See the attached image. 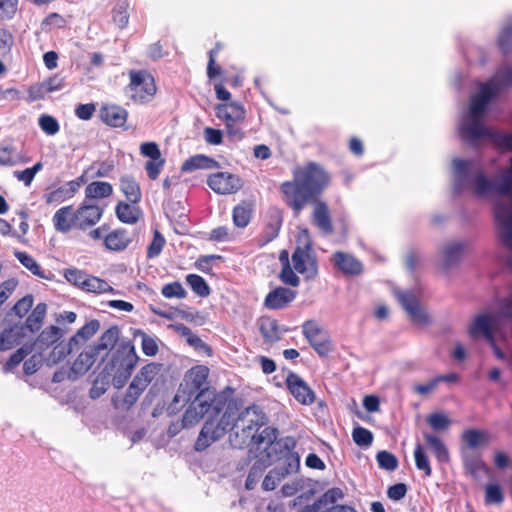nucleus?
<instances>
[{"label": "nucleus", "instance_id": "nucleus-1", "mask_svg": "<svg viewBox=\"0 0 512 512\" xmlns=\"http://www.w3.org/2000/svg\"><path fill=\"white\" fill-rule=\"evenodd\" d=\"M292 175L291 180L284 181L279 187L283 202L293 211L294 216H298L309 203H313V223L324 234H332L334 228L328 205L318 199L330 185L329 173L319 164L310 162L296 167Z\"/></svg>", "mask_w": 512, "mask_h": 512}, {"label": "nucleus", "instance_id": "nucleus-2", "mask_svg": "<svg viewBox=\"0 0 512 512\" xmlns=\"http://www.w3.org/2000/svg\"><path fill=\"white\" fill-rule=\"evenodd\" d=\"M223 409L224 412L218 420L208 418L205 421L195 441V451H205L213 443L222 439L228 430L234 427L251 428L258 432L266 423L265 413L261 407L255 404L238 412L235 404L229 402Z\"/></svg>", "mask_w": 512, "mask_h": 512}, {"label": "nucleus", "instance_id": "nucleus-3", "mask_svg": "<svg viewBox=\"0 0 512 512\" xmlns=\"http://www.w3.org/2000/svg\"><path fill=\"white\" fill-rule=\"evenodd\" d=\"M119 334V327L111 326L101 335L97 344L93 347L98 353L109 349L110 358L104 366V371L113 375L112 383L116 389L124 387L139 360L131 341L118 343Z\"/></svg>", "mask_w": 512, "mask_h": 512}, {"label": "nucleus", "instance_id": "nucleus-4", "mask_svg": "<svg viewBox=\"0 0 512 512\" xmlns=\"http://www.w3.org/2000/svg\"><path fill=\"white\" fill-rule=\"evenodd\" d=\"M103 213V207L84 199L76 208L73 205L59 208L54 213L52 222L55 230L60 233L86 231L101 220Z\"/></svg>", "mask_w": 512, "mask_h": 512}, {"label": "nucleus", "instance_id": "nucleus-5", "mask_svg": "<svg viewBox=\"0 0 512 512\" xmlns=\"http://www.w3.org/2000/svg\"><path fill=\"white\" fill-rule=\"evenodd\" d=\"M297 442L294 437L287 436L278 439L271 446V453H274V463L282 462V466L268 472L262 481V488L265 491H272L277 484L287 475L298 472L300 468V456L295 451Z\"/></svg>", "mask_w": 512, "mask_h": 512}, {"label": "nucleus", "instance_id": "nucleus-6", "mask_svg": "<svg viewBox=\"0 0 512 512\" xmlns=\"http://www.w3.org/2000/svg\"><path fill=\"white\" fill-rule=\"evenodd\" d=\"M208 377L209 368L205 365H196L189 369L167 408L168 414H176L192 399L201 400V397L208 392Z\"/></svg>", "mask_w": 512, "mask_h": 512}, {"label": "nucleus", "instance_id": "nucleus-7", "mask_svg": "<svg viewBox=\"0 0 512 512\" xmlns=\"http://www.w3.org/2000/svg\"><path fill=\"white\" fill-rule=\"evenodd\" d=\"M129 84L127 91L130 93V99L136 104H147L151 102L157 92V86L154 76L147 70H130Z\"/></svg>", "mask_w": 512, "mask_h": 512}, {"label": "nucleus", "instance_id": "nucleus-8", "mask_svg": "<svg viewBox=\"0 0 512 512\" xmlns=\"http://www.w3.org/2000/svg\"><path fill=\"white\" fill-rule=\"evenodd\" d=\"M508 135L511 133H502L486 128L481 118H471L470 122L464 123L460 127V137L472 145H475L479 139L487 137L497 148L507 150L505 141L499 137Z\"/></svg>", "mask_w": 512, "mask_h": 512}, {"label": "nucleus", "instance_id": "nucleus-9", "mask_svg": "<svg viewBox=\"0 0 512 512\" xmlns=\"http://www.w3.org/2000/svg\"><path fill=\"white\" fill-rule=\"evenodd\" d=\"M100 328L98 320L93 319L81 327L69 340L67 345H56L52 352L51 358L53 362L64 359L73 351L79 350Z\"/></svg>", "mask_w": 512, "mask_h": 512}, {"label": "nucleus", "instance_id": "nucleus-10", "mask_svg": "<svg viewBox=\"0 0 512 512\" xmlns=\"http://www.w3.org/2000/svg\"><path fill=\"white\" fill-rule=\"evenodd\" d=\"M185 411L182 421L187 428L194 426L205 415L217 416L224 408L226 400L219 395H214L210 401L194 400Z\"/></svg>", "mask_w": 512, "mask_h": 512}, {"label": "nucleus", "instance_id": "nucleus-11", "mask_svg": "<svg viewBox=\"0 0 512 512\" xmlns=\"http://www.w3.org/2000/svg\"><path fill=\"white\" fill-rule=\"evenodd\" d=\"M302 333L320 357H327L332 352L333 344L330 336L317 321H305L302 325Z\"/></svg>", "mask_w": 512, "mask_h": 512}, {"label": "nucleus", "instance_id": "nucleus-12", "mask_svg": "<svg viewBox=\"0 0 512 512\" xmlns=\"http://www.w3.org/2000/svg\"><path fill=\"white\" fill-rule=\"evenodd\" d=\"M215 112L216 116L225 122L230 136L239 140L244 137L243 131L235 127V124L243 122L245 119L246 112L242 104L238 102L218 104Z\"/></svg>", "mask_w": 512, "mask_h": 512}, {"label": "nucleus", "instance_id": "nucleus-13", "mask_svg": "<svg viewBox=\"0 0 512 512\" xmlns=\"http://www.w3.org/2000/svg\"><path fill=\"white\" fill-rule=\"evenodd\" d=\"M291 259L294 269L304 275L306 279H314L317 276V260L313 255L310 241H307L303 246H297Z\"/></svg>", "mask_w": 512, "mask_h": 512}, {"label": "nucleus", "instance_id": "nucleus-14", "mask_svg": "<svg viewBox=\"0 0 512 512\" xmlns=\"http://www.w3.org/2000/svg\"><path fill=\"white\" fill-rule=\"evenodd\" d=\"M207 185L217 194L229 195L237 193L243 187V181L236 174L216 172L208 176Z\"/></svg>", "mask_w": 512, "mask_h": 512}, {"label": "nucleus", "instance_id": "nucleus-15", "mask_svg": "<svg viewBox=\"0 0 512 512\" xmlns=\"http://www.w3.org/2000/svg\"><path fill=\"white\" fill-rule=\"evenodd\" d=\"M494 214L499 230V238L506 248L512 250V208L498 202L495 204Z\"/></svg>", "mask_w": 512, "mask_h": 512}, {"label": "nucleus", "instance_id": "nucleus-16", "mask_svg": "<svg viewBox=\"0 0 512 512\" xmlns=\"http://www.w3.org/2000/svg\"><path fill=\"white\" fill-rule=\"evenodd\" d=\"M271 452L270 448H265L264 452L256 457L245 482L248 490L256 487L266 469L274 463V453Z\"/></svg>", "mask_w": 512, "mask_h": 512}, {"label": "nucleus", "instance_id": "nucleus-17", "mask_svg": "<svg viewBox=\"0 0 512 512\" xmlns=\"http://www.w3.org/2000/svg\"><path fill=\"white\" fill-rule=\"evenodd\" d=\"M286 385L293 397L303 405L314 403L315 395L307 383L297 374L289 373L286 378Z\"/></svg>", "mask_w": 512, "mask_h": 512}, {"label": "nucleus", "instance_id": "nucleus-18", "mask_svg": "<svg viewBox=\"0 0 512 512\" xmlns=\"http://www.w3.org/2000/svg\"><path fill=\"white\" fill-rule=\"evenodd\" d=\"M495 322V316L491 314H480L475 317L474 321L468 329V333L471 338L475 339L479 335H483L484 338L491 344L494 345L495 337L493 332V324Z\"/></svg>", "mask_w": 512, "mask_h": 512}, {"label": "nucleus", "instance_id": "nucleus-19", "mask_svg": "<svg viewBox=\"0 0 512 512\" xmlns=\"http://www.w3.org/2000/svg\"><path fill=\"white\" fill-rule=\"evenodd\" d=\"M233 429H240L245 434L244 441L249 439L252 444L257 446L258 449L261 446L271 449V446L278 441V430L273 427H265L260 433L251 428L245 427H234Z\"/></svg>", "mask_w": 512, "mask_h": 512}, {"label": "nucleus", "instance_id": "nucleus-20", "mask_svg": "<svg viewBox=\"0 0 512 512\" xmlns=\"http://www.w3.org/2000/svg\"><path fill=\"white\" fill-rule=\"evenodd\" d=\"M295 298V291L285 287H277L266 295L264 305L270 310H280L289 306Z\"/></svg>", "mask_w": 512, "mask_h": 512}, {"label": "nucleus", "instance_id": "nucleus-21", "mask_svg": "<svg viewBox=\"0 0 512 512\" xmlns=\"http://www.w3.org/2000/svg\"><path fill=\"white\" fill-rule=\"evenodd\" d=\"M398 299L403 309L408 313L410 319L415 324H427L428 316L421 309L418 298L410 292H402Z\"/></svg>", "mask_w": 512, "mask_h": 512}, {"label": "nucleus", "instance_id": "nucleus-22", "mask_svg": "<svg viewBox=\"0 0 512 512\" xmlns=\"http://www.w3.org/2000/svg\"><path fill=\"white\" fill-rule=\"evenodd\" d=\"M100 118L110 127H124L127 122L128 111L118 105H104L100 109Z\"/></svg>", "mask_w": 512, "mask_h": 512}, {"label": "nucleus", "instance_id": "nucleus-23", "mask_svg": "<svg viewBox=\"0 0 512 512\" xmlns=\"http://www.w3.org/2000/svg\"><path fill=\"white\" fill-rule=\"evenodd\" d=\"M131 242L132 238L129 232L124 228L107 232L104 237V246L110 251H123Z\"/></svg>", "mask_w": 512, "mask_h": 512}, {"label": "nucleus", "instance_id": "nucleus-24", "mask_svg": "<svg viewBox=\"0 0 512 512\" xmlns=\"http://www.w3.org/2000/svg\"><path fill=\"white\" fill-rule=\"evenodd\" d=\"M333 261L335 267L346 275H358L362 272V264L350 254L335 252Z\"/></svg>", "mask_w": 512, "mask_h": 512}, {"label": "nucleus", "instance_id": "nucleus-25", "mask_svg": "<svg viewBox=\"0 0 512 512\" xmlns=\"http://www.w3.org/2000/svg\"><path fill=\"white\" fill-rule=\"evenodd\" d=\"M219 167L220 163L215 159L203 154H197L189 157L183 162L181 171L188 173L199 169H215Z\"/></svg>", "mask_w": 512, "mask_h": 512}, {"label": "nucleus", "instance_id": "nucleus-26", "mask_svg": "<svg viewBox=\"0 0 512 512\" xmlns=\"http://www.w3.org/2000/svg\"><path fill=\"white\" fill-rule=\"evenodd\" d=\"M344 497L343 491L338 487L327 490L311 507L310 512H326L331 506Z\"/></svg>", "mask_w": 512, "mask_h": 512}, {"label": "nucleus", "instance_id": "nucleus-27", "mask_svg": "<svg viewBox=\"0 0 512 512\" xmlns=\"http://www.w3.org/2000/svg\"><path fill=\"white\" fill-rule=\"evenodd\" d=\"M144 391L145 389L132 381L121 399H113L114 407L125 411L131 409Z\"/></svg>", "mask_w": 512, "mask_h": 512}, {"label": "nucleus", "instance_id": "nucleus-28", "mask_svg": "<svg viewBox=\"0 0 512 512\" xmlns=\"http://www.w3.org/2000/svg\"><path fill=\"white\" fill-rule=\"evenodd\" d=\"M120 190L125 198L131 204H137L141 201L142 192L139 183L133 176L125 175L120 178Z\"/></svg>", "mask_w": 512, "mask_h": 512}, {"label": "nucleus", "instance_id": "nucleus-29", "mask_svg": "<svg viewBox=\"0 0 512 512\" xmlns=\"http://www.w3.org/2000/svg\"><path fill=\"white\" fill-rule=\"evenodd\" d=\"M115 214L122 223L135 224L141 216V210L128 201H119L115 207Z\"/></svg>", "mask_w": 512, "mask_h": 512}, {"label": "nucleus", "instance_id": "nucleus-30", "mask_svg": "<svg viewBox=\"0 0 512 512\" xmlns=\"http://www.w3.org/2000/svg\"><path fill=\"white\" fill-rule=\"evenodd\" d=\"M85 200L93 202L96 199L108 198L113 194V187L109 182L93 181L85 187Z\"/></svg>", "mask_w": 512, "mask_h": 512}, {"label": "nucleus", "instance_id": "nucleus-31", "mask_svg": "<svg viewBox=\"0 0 512 512\" xmlns=\"http://www.w3.org/2000/svg\"><path fill=\"white\" fill-rule=\"evenodd\" d=\"M462 442L470 449L489 444L490 438L487 432L478 429H466L461 435Z\"/></svg>", "mask_w": 512, "mask_h": 512}, {"label": "nucleus", "instance_id": "nucleus-32", "mask_svg": "<svg viewBox=\"0 0 512 512\" xmlns=\"http://www.w3.org/2000/svg\"><path fill=\"white\" fill-rule=\"evenodd\" d=\"M253 205L250 202L242 201L232 211L233 223L238 228L246 227L251 220Z\"/></svg>", "mask_w": 512, "mask_h": 512}, {"label": "nucleus", "instance_id": "nucleus-33", "mask_svg": "<svg viewBox=\"0 0 512 512\" xmlns=\"http://www.w3.org/2000/svg\"><path fill=\"white\" fill-rule=\"evenodd\" d=\"M464 252V244L460 242H453L448 244L443 251L442 268L447 270L457 264Z\"/></svg>", "mask_w": 512, "mask_h": 512}, {"label": "nucleus", "instance_id": "nucleus-34", "mask_svg": "<svg viewBox=\"0 0 512 512\" xmlns=\"http://www.w3.org/2000/svg\"><path fill=\"white\" fill-rule=\"evenodd\" d=\"M75 196L68 182L62 186H59L51 191H47L43 198L47 205H57L72 199Z\"/></svg>", "mask_w": 512, "mask_h": 512}, {"label": "nucleus", "instance_id": "nucleus-35", "mask_svg": "<svg viewBox=\"0 0 512 512\" xmlns=\"http://www.w3.org/2000/svg\"><path fill=\"white\" fill-rule=\"evenodd\" d=\"M259 330L265 342L274 343L281 338L277 320L270 317H264L260 320Z\"/></svg>", "mask_w": 512, "mask_h": 512}, {"label": "nucleus", "instance_id": "nucleus-36", "mask_svg": "<svg viewBox=\"0 0 512 512\" xmlns=\"http://www.w3.org/2000/svg\"><path fill=\"white\" fill-rule=\"evenodd\" d=\"M99 353L91 348L89 351H82L74 361L72 370L77 374L86 373L94 364Z\"/></svg>", "mask_w": 512, "mask_h": 512}, {"label": "nucleus", "instance_id": "nucleus-37", "mask_svg": "<svg viewBox=\"0 0 512 512\" xmlns=\"http://www.w3.org/2000/svg\"><path fill=\"white\" fill-rule=\"evenodd\" d=\"M160 365L156 363H148L144 365L135 375L132 381L136 382L140 387L146 389L159 372Z\"/></svg>", "mask_w": 512, "mask_h": 512}, {"label": "nucleus", "instance_id": "nucleus-38", "mask_svg": "<svg viewBox=\"0 0 512 512\" xmlns=\"http://www.w3.org/2000/svg\"><path fill=\"white\" fill-rule=\"evenodd\" d=\"M424 439L427 445L433 450L435 457L439 462L449 461L448 449L439 437L426 433L424 434Z\"/></svg>", "mask_w": 512, "mask_h": 512}, {"label": "nucleus", "instance_id": "nucleus-39", "mask_svg": "<svg viewBox=\"0 0 512 512\" xmlns=\"http://www.w3.org/2000/svg\"><path fill=\"white\" fill-rule=\"evenodd\" d=\"M112 20L120 28L124 29L129 23V3L127 0H119L112 9Z\"/></svg>", "mask_w": 512, "mask_h": 512}, {"label": "nucleus", "instance_id": "nucleus-40", "mask_svg": "<svg viewBox=\"0 0 512 512\" xmlns=\"http://www.w3.org/2000/svg\"><path fill=\"white\" fill-rule=\"evenodd\" d=\"M86 292L102 294V293H113L114 289L109 283L96 276L88 275L85 284L82 288Z\"/></svg>", "mask_w": 512, "mask_h": 512}, {"label": "nucleus", "instance_id": "nucleus-41", "mask_svg": "<svg viewBox=\"0 0 512 512\" xmlns=\"http://www.w3.org/2000/svg\"><path fill=\"white\" fill-rule=\"evenodd\" d=\"M47 305L45 303H39L32 310L31 314L26 319V326L32 332L38 331L46 315Z\"/></svg>", "mask_w": 512, "mask_h": 512}, {"label": "nucleus", "instance_id": "nucleus-42", "mask_svg": "<svg viewBox=\"0 0 512 512\" xmlns=\"http://www.w3.org/2000/svg\"><path fill=\"white\" fill-rule=\"evenodd\" d=\"M186 282L192 291L200 297H208L210 295V287L206 280L198 274H188Z\"/></svg>", "mask_w": 512, "mask_h": 512}, {"label": "nucleus", "instance_id": "nucleus-43", "mask_svg": "<svg viewBox=\"0 0 512 512\" xmlns=\"http://www.w3.org/2000/svg\"><path fill=\"white\" fill-rule=\"evenodd\" d=\"M14 256L17 260L28 269L33 275L38 276L40 278L46 279L47 277L44 275L43 270L40 265L36 262V260L26 252L16 251Z\"/></svg>", "mask_w": 512, "mask_h": 512}, {"label": "nucleus", "instance_id": "nucleus-44", "mask_svg": "<svg viewBox=\"0 0 512 512\" xmlns=\"http://www.w3.org/2000/svg\"><path fill=\"white\" fill-rule=\"evenodd\" d=\"M414 459L417 469L423 471L426 477H430L432 475L430 461L420 444H417L414 449Z\"/></svg>", "mask_w": 512, "mask_h": 512}, {"label": "nucleus", "instance_id": "nucleus-45", "mask_svg": "<svg viewBox=\"0 0 512 512\" xmlns=\"http://www.w3.org/2000/svg\"><path fill=\"white\" fill-rule=\"evenodd\" d=\"M463 464L466 472L473 477H477L479 473L486 468V465L480 456L476 455H465L463 458Z\"/></svg>", "mask_w": 512, "mask_h": 512}, {"label": "nucleus", "instance_id": "nucleus-46", "mask_svg": "<svg viewBox=\"0 0 512 512\" xmlns=\"http://www.w3.org/2000/svg\"><path fill=\"white\" fill-rule=\"evenodd\" d=\"M43 165L41 162H37L34 166L26 168L24 170H16L13 172V176L24 183L25 186H30L35 178V175L42 169Z\"/></svg>", "mask_w": 512, "mask_h": 512}, {"label": "nucleus", "instance_id": "nucleus-47", "mask_svg": "<svg viewBox=\"0 0 512 512\" xmlns=\"http://www.w3.org/2000/svg\"><path fill=\"white\" fill-rule=\"evenodd\" d=\"M282 215L279 211H274L270 215L269 222L265 225V233L268 238V240H273L278 236V233L280 231V228L282 226Z\"/></svg>", "mask_w": 512, "mask_h": 512}, {"label": "nucleus", "instance_id": "nucleus-48", "mask_svg": "<svg viewBox=\"0 0 512 512\" xmlns=\"http://www.w3.org/2000/svg\"><path fill=\"white\" fill-rule=\"evenodd\" d=\"M161 294L167 298L183 299L187 296V292L179 281L165 284L161 289Z\"/></svg>", "mask_w": 512, "mask_h": 512}, {"label": "nucleus", "instance_id": "nucleus-49", "mask_svg": "<svg viewBox=\"0 0 512 512\" xmlns=\"http://www.w3.org/2000/svg\"><path fill=\"white\" fill-rule=\"evenodd\" d=\"M19 333L13 327L4 329L0 333V351H6L18 343Z\"/></svg>", "mask_w": 512, "mask_h": 512}, {"label": "nucleus", "instance_id": "nucleus-50", "mask_svg": "<svg viewBox=\"0 0 512 512\" xmlns=\"http://www.w3.org/2000/svg\"><path fill=\"white\" fill-rule=\"evenodd\" d=\"M376 459L380 468L394 471L398 467V459L397 457L388 452V451H380L376 455Z\"/></svg>", "mask_w": 512, "mask_h": 512}, {"label": "nucleus", "instance_id": "nucleus-51", "mask_svg": "<svg viewBox=\"0 0 512 512\" xmlns=\"http://www.w3.org/2000/svg\"><path fill=\"white\" fill-rule=\"evenodd\" d=\"M31 352V348L21 347L17 349L6 361L3 366L5 372H10L16 368L25 357Z\"/></svg>", "mask_w": 512, "mask_h": 512}, {"label": "nucleus", "instance_id": "nucleus-52", "mask_svg": "<svg viewBox=\"0 0 512 512\" xmlns=\"http://www.w3.org/2000/svg\"><path fill=\"white\" fill-rule=\"evenodd\" d=\"M498 46L503 54L512 52V23L501 30L498 37Z\"/></svg>", "mask_w": 512, "mask_h": 512}, {"label": "nucleus", "instance_id": "nucleus-53", "mask_svg": "<svg viewBox=\"0 0 512 512\" xmlns=\"http://www.w3.org/2000/svg\"><path fill=\"white\" fill-rule=\"evenodd\" d=\"M504 501V495L499 484H488L485 488L486 504H501Z\"/></svg>", "mask_w": 512, "mask_h": 512}, {"label": "nucleus", "instance_id": "nucleus-54", "mask_svg": "<svg viewBox=\"0 0 512 512\" xmlns=\"http://www.w3.org/2000/svg\"><path fill=\"white\" fill-rule=\"evenodd\" d=\"M165 242V238L162 234L158 230H155L152 241L147 247V257L150 259L157 257L163 250Z\"/></svg>", "mask_w": 512, "mask_h": 512}, {"label": "nucleus", "instance_id": "nucleus-55", "mask_svg": "<svg viewBox=\"0 0 512 512\" xmlns=\"http://www.w3.org/2000/svg\"><path fill=\"white\" fill-rule=\"evenodd\" d=\"M62 337V330L57 326H50L43 330L38 340L47 346L53 345Z\"/></svg>", "mask_w": 512, "mask_h": 512}, {"label": "nucleus", "instance_id": "nucleus-56", "mask_svg": "<svg viewBox=\"0 0 512 512\" xmlns=\"http://www.w3.org/2000/svg\"><path fill=\"white\" fill-rule=\"evenodd\" d=\"M352 438L358 446H369L373 442L372 432L361 426H357L353 429Z\"/></svg>", "mask_w": 512, "mask_h": 512}, {"label": "nucleus", "instance_id": "nucleus-57", "mask_svg": "<svg viewBox=\"0 0 512 512\" xmlns=\"http://www.w3.org/2000/svg\"><path fill=\"white\" fill-rule=\"evenodd\" d=\"M500 91L499 85H497L493 79H490L488 82L480 85L479 92L476 96L490 102Z\"/></svg>", "mask_w": 512, "mask_h": 512}, {"label": "nucleus", "instance_id": "nucleus-58", "mask_svg": "<svg viewBox=\"0 0 512 512\" xmlns=\"http://www.w3.org/2000/svg\"><path fill=\"white\" fill-rule=\"evenodd\" d=\"M427 423L436 431L447 430L450 426L449 418L442 413H432L427 417Z\"/></svg>", "mask_w": 512, "mask_h": 512}, {"label": "nucleus", "instance_id": "nucleus-59", "mask_svg": "<svg viewBox=\"0 0 512 512\" xmlns=\"http://www.w3.org/2000/svg\"><path fill=\"white\" fill-rule=\"evenodd\" d=\"M492 79L499 85L500 90L512 86V67L499 68Z\"/></svg>", "mask_w": 512, "mask_h": 512}, {"label": "nucleus", "instance_id": "nucleus-60", "mask_svg": "<svg viewBox=\"0 0 512 512\" xmlns=\"http://www.w3.org/2000/svg\"><path fill=\"white\" fill-rule=\"evenodd\" d=\"M475 193L479 196L487 194L492 189H495V185L483 174V172H479L475 179Z\"/></svg>", "mask_w": 512, "mask_h": 512}, {"label": "nucleus", "instance_id": "nucleus-61", "mask_svg": "<svg viewBox=\"0 0 512 512\" xmlns=\"http://www.w3.org/2000/svg\"><path fill=\"white\" fill-rule=\"evenodd\" d=\"M489 102L474 95L471 99V105L469 110L470 118H481L488 106Z\"/></svg>", "mask_w": 512, "mask_h": 512}, {"label": "nucleus", "instance_id": "nucleus-62", "mask_svg": "<svg viewBox=\"0 0 512 512\" xmlns=\"http://www.w3.org/2000/svg\"><path fill=\"white\" fill-rule=\"evenodd\" d=\"M13 45V34L8 29L0 28V55H8L11 52Z\"/></svg>", "mask_w": 512, "mask_h": 512}, {"label": "nucleus", "instance_id": "nucleus-63", "mask_svg": "<svg viewBox=\"0 0 512 512\" xmlns=\"http://www.w3.org/2000/svg\"><path fill=\"white\" fill-rule=\"evenodd\" d=\"M39 126L48 135H55L60 129L56 118L46 114L39 118Z\"/></svg>", "mask_w": 512, "mask_h": 512}, {"label": "nucleus", "instance_id": "nucleus-64", "mask_svg": "<svg viewBox=\"0 0 512 512\" xmlns=\"http://www.w3.org/2000/svg\"><path fill=\"white\" fill-rule=\"evenodd\" d=\"M279 279L284 284L290 285L292 287H297L300 283L299 277L293 271L290 264H286V265L282 266V270L279 274Z\"/></svg>", "mask_w": 512, "mask_h": 512}]
</instances>
